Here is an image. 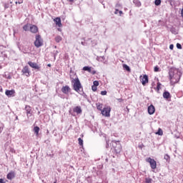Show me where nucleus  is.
Segmentation results:
<instances>
[{
  "label": "nucleus",
  "mask_w": 183,
  "mask_h": 183,
  "mask_svg": "<svg viewBox=\"0 0 183 183\" xmlns=\"http://www.w3.org/2000/svg\"><path fill=\"white\" fill-rule=\"evenodd\" d=\"M99 85V81H94V82H93V86H98Z\"/></svg>",
  "instance_id": "7c9ffc66"
},
{
  "label": "nucleus",
  "mask_w": 183,
  "mask_h": 183,
  "mask_svg": "<svg viewBox=\"0 0 183 183\" xmlns=\"http://www.w3.org/2000/svg\"><path fill=\"white\" fill-rule=\"evenodd\" d=\"M24 2V0H18V1H16V4H22Z\"/></svg>",
  "instance_id": "c9c22d12"
},
{
  "label": "nucleus",
  "mask_w": 183,
  "mask_h": 183,
  "mask_svg": "<svg viewBox=\"0 0 183 183\" xmlns=\"http://www.w3.org/2000/svg\"><path fill=\"white\" fill-rule=\"evenodd\" d=\"M69 2H71V4H73L74 0H69Z\"/></svg>",
  "instance_id": "37998d69"
},
{
  "label": "nucleus",
  "mask_w": 183,
  "mask_h": 183,
  "mask_svg": "<svg viewBox=\"0 0 183 183\" xmlns=\"http://www.w3.org/2000/svg\"><path fill=\"white\" fill-rule=\"evenodd\" d=\"M91 70H92V69L89 66H84V67H83V71H87V72L90 73Z\"/></svg>",
  "instance_id": "b1692460"
},
{
  "label": "nucleus",
  "mask_w": 183,
  "mask_h": 183,
  "mask_svg": "<svg viewBox=\"0 0 183 183\" xmlns=\"http://www.w3.org/2000/svg\"><path fill=\"white\" fill-rule=\"evenodd\" d=\"M145 182L146 183H152V179H151V178H146L145 179Z\"/></svg>",
  "instance_id": "c756f323"
},
{
  "label": "nucleus",
  "mask_w": 183,
  "mask_h": 183,
  "mask_svg": "<svg viewBox=\"0 0 183 183\" xmlns=\"http://www.w3.org/2000/svg\"><path fill=\"white\" fill-rule=\"evenodd\" d=\"M154 4L157 6L161 5V0H155Z\"/></svg>",
  "instance_id": "cd10ccee"
},
{
  "label": "nucleus",
  "mask_w": 183,
  "mask_h": 183,
  "mask_svg": "<svg viewBox=\"0 0 183 183\" xmlns=\"http://www.w3.org/2000/svg\"><path fill=\"white\" fill-rule=\"evenodd\" d=\"M154 71V72H158L159 71V67H158V66H155Z\"/></svg>",
  "instance_id": "72a5a7b5"
},
{
  "label": "nucleus",
  "mask_w": 183,
  "mask_h": 183,
  "mask_svg": "<svg viewBox=\"0 0 183 183\" xmlns=\"http://www.w3.org/2000/svg\"><path fill=\"white\" fill-rule=\"evenodd\" d=\"M81 45H84V42H81Z\"/></svg>",
  "instance_id": "49530a36"
},
{
  "label": "nucleus",
  "mask_w": 183,
  "mask_h": 183,
  "mask_svg": "<svg viewBox=\"0 0 183 183\" xmlns=\"http://www.w3.org/2000/svg\"><path fill=\"white\" fill-rule=\"evenodd\" d=\"M102 115H103V117H110V114H111V107H104L102 110Z\"/></svg>",
  "instance_id": "423d86ee"
},
{
  "label": "nucleus",
  "mask_w": 183,
  "mask_h": 183,
  "mask_svg": "<svg viewBox=\"0 0 183 183\" xmlns=\"http://www.w3.org/2000/svg\"><path fill=\"white\" fill-rule=\"evenodd\" d=\"M92 89L94 92H97V90L98 89V88L97 87V86H92Z\"/></svg>",
  "instance_id": "2f4dec72"
},
{
  "label": "nucleus",
  "mask_w": 183,
  "mask_h": 183,
  "mask_svg": "<svg viewBox=\"0 0 183 183\" xmlns=\"http://www.w3.org/2000/svg\"><path fill=\"white\" fill-rule=\"evenodd\" d=\"M107 91H102L101 92V95H107Z\"/></svg>",
  "instance_id": "f704fd0d"
},
{
  "label": "nucleus",
  "mask_w": 183,
  "mask_h": 183,
  "mask_svg": "<svg viewBox=\"0 0 183 183\" xmlns=\"http://www.w3.org/2000/svg\"><path fill=\"white\" fill-rule=\"evenodd\" d=\"M169 49H174V44H170L169 45Z\"/></svg>",
  "instance_id": "58836bf2"
},
{
  "label": "nucleus",
  "mask_w": 183,
  "mask_h": 183,
  "mask_svg": "<svg viewBox=\"0 0 183 183\" xmlns=\"http://www.w3.org/2000/svg\"><path fill=\"white\" fill-rule=\"evenodd\" d=\"M30 26H31V24H25V25L23 26L24 31H29Z\"/></svg>",
  "instance_id": "aec40b11"
},
{
  "label": "nucleus",
  "mask_w": 183,
  "mask_h": 183,
  "mask_svg": "<svg viewBox=\"0 0 183 183\" xmlns=\"http://www.w3.org/2000/svg\"><path fill=\"white\" fill-rule=\"evenodd\" d=\"M61 92L65 94V95H68L71 92V87L69 86H64L61 88Z\"/></svg>",
  "instance_id": "1a4fd4ad"
},
{
  "label": "nucleus",
  "mask_w": 183,
  "mask_h": 183,
  "mask_svg": "<svg viewBox=\"0 0 183 183\" xmlns=\"http://www.w3.org/2000/svg\"><path fill=\"white\" fill-rule=\"evenodd\" d=\"M47 66H51V64H47Z\"/></svg>",
  "instance_id": "a18cd8bd"
},
{
  "label": "nucleus",
  "mask_w": 183,
  "mask_h": 183,
  "mask_svg": "<svg viewBox=\"0 0 183 183\" xmlns=\"http://www.w3.org/2000/svg\"><path fill=\"white\" fill-rule=\"evenodd\" d=\"M28 64L29 66H31V68H33L34 69H40L41 68L36 63H34L32 61H29Z\"/></svg>",
  "instance_id": "9b49d317"
},
{
  "label": "nucleus",
  "mask_w": 183,
  "mask_h": 183,
  "mask_svg": "<svg viewBox=\"0 0 183 183\" xmlns=\"http://www.w3.org/2000/svg\"><path fill=\"white\" fill-rule=\"evenodd\" d=\"M4 89H2V86H0V92H3Z\"/></svg>",
  "instance_id": "ea45409f"
},
{
  "label": "nucleus",
  "mask_w": 183,
  "mask_h": 183,
  "mask_svg": "<svg viewBox=\"0 0 183 183\" xmlns=\"http://www.w3.org/2000/svg\"><path fill=\"white\" fill-rule=\"evenodd\" d=\"M54 183H56V182H54Z\"/></svg>",
  "instance_id": "09e8293b"
},
{
  "label": "nucleus",
  "mask_w": 183,
  "mask_h": 183,
  "mask_svg": "<svg viewBox=\"0 0 183 183\" xmlns=\"http://www.w3.org/2000/svg\"><path fill=\"white\" fill-rule=\"evenodd\" d=\"M114 14L116 15H118V14H119V10H118V9H116Z\"/></svg>",
  "instance_id": "e433bc0d"
},
{
  "label": "nucleus",
  "mask_w": 183,
  "mask_h": 183,
  "mask_svg": "<svg viewBox=\"0 0 183 183\" xmlns=\"http://www.w3.org/2000/svg\"><path fill=\"white\" fill-rule=\"evenodd\" d=\"M118 101H119V102H122V99H118Z\"/></svg>",
  "instance_id": "c03bdc74"
},
{
  "label": "nucleus",
  "mask_w": 183,
  "mask_h": 183,
  "mask_svg": "<svg viewBox=\"0 0 183 183\" xmlns=\"http://www.w3.org/2000/svg\"><path fill=\"white\" fill-rule=\"evenodd\" d=\"M25 109H26V112L27 117H28V115H31V111H32V109H31V106L26 105L25 107Z\"/></svg>",
  "instance_id": "f3484780"
},
{
  "label": "nucleus",
  "mask_w": 183,
  "mask_h": 183,
  "mask_svg": "<svg viewBox=\"0 0 183 183\" xmlns=\"http://www.w3.org/2000/svg\"><path fill=\"white\" fill-rule=\"evenodd\" d=\"M74 112H76L77 114H81L82 109H81V107L77 106L73 109Z\"/></svg>",
  "instance_id": "2eb2a0df"
},
{
  "label": "nucleus",
  "mask_w": 183,
  "mask_h": 183,
  "mask_svg": "<svg viewBox=\"0 0 183 183\" xmlns=\"http://www.w3.org/2000/svg\"><path fill=\"white\" fill-rule=\"evenodd\" d=\"M71 83L73 84V89L76 91V92H79V91L82 89V85L81 84V81L78 77L74 79L71 81Z\"/></svg>",
  "instance_id": "7ed1b4c3"
},
{
  "label": "nucleus",
  "mask_w": 183,
  "mask_h": 183,
  "mask_svg": "<svg viewBox=\"0 0 183 183\" xmlns=\"http://www.w3.org/2000/svg\"><path fill=\"white\" fill-rule=\"evenodd\" d=\"M55 41L58 43L61 42V41H62V37L61 36H56L55 37Z\"/></svg>",
  "instance_id": "4be33fe9"
},
{
  "label": "nucleus",
  "mask_w": 183,
  "mask_h": 183,
  "mask_svg": "<svg viewBox=\"0 0 183 183\" xmlns=\"http://www.w3.org/2000/svg\"><path fill=\"white\" fill-rule=\"evenodd\" d=\"M140 80L142 81V85H144V86H145V85H147V84H148V76L147 74H144L143 76H140Z\"/></svg>",
  "instance_id": "6e6552de"
},
{
  "label": "nucleus",
  "mask_w": 183,
  "mask_h": 183,
  "mask_svg": "<svg viewBox=\"0 0 183 183\" xmlns=\"http://www.w3.org/2000/svg\"><path fill=\"white\" fill-rule=\"evenodd\" d=\"M0 183H5V182H4V179H0Z\"/></svg>",
  "instance_id": "a19ab883"
},
{
  "label": "nucleus",
  "mask_w": 183,
  "mask_h": 183,
  "mask_svg": "<svg viewBox=\"0 0 183 183\" xmlns=\"http://www.w3.org/2000/svg\"><path fill=\"white\" fill-rule=\"evenodd\" d=\"M5 94L9 97H14L15 95V90H6Z\"/></svg>",
  "instance_id": "ddd939ff"
},
{
  "label": "nucleus",
  "mask_w": 183,
  "mask_h": 183,
  "mask_svg": "<svg viewBox=\"0 0 183 183\" xmlns=\"http://www.w3.org/2000/svg\"><path fill=\"white\" fill-rule=\"evenodd\" d=\"M21 74L27 77L31 76V71H29V67L28 66H25L24 67H23L21 70Z\"/></svg>",
  "instance_id": "0eeeda50"
},
{
  "label": "nucleus",
  "mask_w": 183,
  "mask_h": 183,
  "mask_svg": "<svg viewBox=\"0 0 183 183\" xmlns=\"http://www.w3.org/2000/svg\"><path fill=\"white\" fill-rule=\"evenodd\" d=\"M146 162H149L152 169H157V162L155 161V159L149 157L146 159Z\"/></svg>",
  "instance_id": "39448f33"
},
{
  "label": "nucleus",
  "mask_w": 183,
  "mask_h": 183,
  "mask_svg": "<svg viewBox=\"0 0 183 183\" xmlns=\"http://www.w3.org/2000/svg\"><path fill=\"white\" fill-rule=\"evenodd\" d=\"M117 6H119V4H117Z\"/></svg>",
  "instance_id": "de8ad7c7"
},
{
  "label": "nucleus",
  "mask_w": 183,
  "mask_h": 183,
  "mask_svg": "<svg viewBox=\"0 0 183 183\" xmlns=\"http://www.w3.org/2000/svg\"><path fill=\"white\" fill-rule=\"evenodd\" d=\"M148 113L149 114V115H154V114H155V107H154V105L151 104L150 106H149Z\"/></svg>",
  "instance_id": "f8f14e48"
},
{
  "label": "nucleus",
  "mask_w": 183,
  "mask_h": 183,
  "mask_svg": "<svg viewBox=\"0 0 183 183\" xmlns=\"http://www.w3.org/2000/svg\"><path fill=\"white\" fill-rule=\"evenodd\" d=\"M119 15L121 16L122 15V14H123L122 11H119Z\"/></svg>",
  "instance_id": "79ce46f5"
},
{
  "label": "nucleus",
  "mask_w": 183,
  "mask_h": 183,
  "mask_svg": "<svg viewBox=\"0 0 183 183\" xmlns=\"http://www.w3.org/2000/svg\"><path fill=\"white\" fill-rule=\"evenodd\" d=\"M157 135H162L163 134V132L162 129H159L158 132L156 133Z\"/></svg>",
  "instance_id": "c85d7f7f"
},
{
  "label": "nucleus",
  "mask_w": 183,
  "mask_h": 183,
  "mask_svg": "<svg viewBox=\"0 0 183 183\" xmlns=\"http://www.w3.org/2000/svg\"><path fill=\"white\" fill-rule=\"evenodd\" d=\"M90 74H92V75H95V74H97V71L95 70L94 71L91 70Z\"/></svg>",
  "instance_id": "4c0bfd02"
},
{
  "label": "nucleus",
  "mask_w": 183,
  "mask_h": 183,
  "mask_svg": "<svg viewBox=\"0 0 183 183\" xmlns=\"http://www.w3.org/2000/svg\"><path fill=\"white\" fill-rule=\"evenodd\" d=\"M169 80L172 85H175V84H178L179 82V79H181V76L178 73H174L172 70H170L169 72Z\"/></svg>",
  "instance_id": "f257e3e1"
},
{
  "label": "nucleus",
  "mask_w": 183,
  "mask_h": 183,
  "mask_svg": "<svg viewBox=\"0 0 183 183\" xmlns=\"http://www.w3.org/2000/svg\"><path fill=\"white\" fill-rule=\"evenodd\" d=\"M29 31L31 34H38V26L35 24H31Z\"/></svg>",
  "instance_id": "9d476101"
},
{
  "label": "nucleus",
  "mask_w": 183,
  "mask_h": 183,
  "mask_svg": "<svg viewBox=\"0 0 183 183\" xmlns=\"http://www.w3.org/2000/svg\"><path fill=\"white\" fill-rule=\"evenodd\" d=\"M34 45L36 48H39L40 46H42V45H44L42 39L41 38V35L36 36V40L34 41Z\"/></svg>",
  "instance_id": "20e7f679"
},
{
  "label": "nucleus",
  "mask_w": 183,
  "mask_h": 183,
  "mask_svg": "<svg viewBox=\"0 0 183 183\" xmlns=\"http://www.w3.org/2000/svg\"><path fill=\"white\" fill-rule=\"evenodd\" d=\"M78 141H79V145H80V147H84V140H82V139L81 138H79Z\"/></svg>",
  "instance_id": "393cba45"
},
{
  "label": "nucleus",
  "mask_w": 183,
  "mask_h": 183,
  "mask_svg": "<svg viewBox=\"0 0 183 183\" xmlns=\"http://www.w3.org/2000/svg\"><path fill=\"white\" fill-rule=\"evenodd\" d=\"M163 98H164V99H169V98H171V94L169 92H164L163 93Z\"/></svg>",
  "instance_id": "dca6fc26"
},
{
  "label": "nucleus",
  "mask_w": 183,
  "mask_h": 183,
  "mask_svg": "<svg viewBox=\"0 0 183 183\" xmlns=\"http://www.w3.org/2000/svg\"><path fill=\"white\" fill-rule=\"evenodd\" d=\"M54 21H55L56 25H57V26H59V28H61V26H62V23L61 21L60 17H56V19H54Z\"/></svg>",
  "instance_id": "4468645a"
},
{
  "label": "nucleus",
  "mask_w": 183,
  "mask_h": 183,
  "mask_svg": "<svg viewBox=\"0 0 183 183\" xmlns=\"http://www.w3.org/2000/svg\"><path fill=\"white\" fill-rule=\"evenodd\" d=\"M96 107H97V109H98L99 111H101V112H102V110L104 109H102L103 107H104V104H101V103H97V104H96Z\"/></svg>",
  "instance_id": "6ab92c4d"
},
{
  "label": "nucleus",
  "mask_w": 183,
  "mask_h": 183,
  "mask_svg": "<svg viewBox=\"0 0 183 183\" xmlns=\"http://www.w3.org/2000/svg\"><path fill=\"white\" fill-rule=\"evenodd\" d=\"M13 178H15V172H11L7 174V179H13Z\"/></svg>",
  "instance_id": "a211bd4d"
},
{
  "label": "nucleus",
  "mask_w": 183,
  "mask_h": 183,
  "mask_svg": "<svg viewBox=\"0 0 183 183\" xmlns=\"http://www.w3.org/2000/svg\"><path fill=\"white\" fill-rule=\"evenodd\" d=\"M161 83L160 82H158L157 83V87H156V91L157 92H159V89H161Z\"/></svg>",
  "instance_id": "5701e85b"
},
{
  "label": "nucleus",
  "mask_w": 183,
  "mask_h": 183,
  "mask_svg": "<svg viewBox=\"0 0 183 183\" xmlns=\"http://www.w3.org/2000/svg\"><path fill=\"white\" fill-rule=\"evenodd\" d=\"M112 149L116 152V154H120L121 151H122V147L121 146V143L119 141H112Z\"/></svg>",
  "instance_id": "f03ea898"
},
{
  "label": "nucleus",
  "mask_w": 183,
  "mask_h": 183,
  "mask_svg": "<svg viewBox=\"0 0 183 183\" xmlns=\"http://www.w3.org/2000/svg\"><path fill=\"white\" fill-rule=\"evenodd\" d=\"M123 68L124 69H126V71H128V72H129L130 71H131V69L129 67V66L128 65H127V64H123Z\"/></svg>",
  "instance_id": "a878e982"
},
{
  "label": "nucleus",
  "mask_w": 183,
  "mask_h": 183,
  "mask_svg": "<svg viewBox=\"0 0 183 183\" xmlns=\"http://www.w3.org/2000/svg\"><path fill=\"white\" fill-rule=\"evenodd\" d=\"M164 159L167 160V162H169V161H170V159H171V157H169V155L165 154V155H164Z\"/></svg>",
  "instance_id": "bb28decb"
},
{
  "label": "nucleus",
  "mask_w": 183,
  "mask_h": 183,
  "mask_svg": "<svg viewBox=\"0 0 183 183\" xmlns=\"http://www.w3.org/2000/svg\"><path fill=\"white\" fill-rule=\"evenodd\" d=\"M177 48L178 49H182V46L179 43H177Z\"/></svg>",
  "instance_id": "473e14b6"
},
{
  "label": "nucleus",
  "mask_w": 183,
  "mask_h": 183,
  "mask_svg": "<svg viewBox=\"0 0 183 183\" xmlns=\"http://www.w3.org/2000/svg\"><path fill=\"white\" fill-rule=\"evenodd\" d=\"M34 132L36 135H39V127H38V126L34 127Z\"/></svg>",
  "instance_id": "412c9836"
}]
</instances>
